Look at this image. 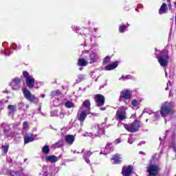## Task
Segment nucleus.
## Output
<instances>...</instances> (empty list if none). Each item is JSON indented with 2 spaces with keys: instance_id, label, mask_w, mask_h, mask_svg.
I'll return each instance as SVG.
<instances>
[{
  "instance_id": "f257e3e1",
  "label": "nucleus",
  "mask_w": 176,
  "mask_h": 176,
  "mask_svg": "<svg viewBox=\"0 0 176 176\" xmlns=\"http://www.w3.org/2000/svg\"><path fill=\"white\" fill-rule=\"evenodd\" d=\"M155 54L159 64L161 67L164 68L165 76L167 78V76H168L167 74V65H168V60L170 58L168 56V51L167 50L159 51L155 49Z\"/></svg>"
},
{
  "instance_id": "f03ea898",
  "label": "nucleus",
  "mask_w": 176,
  "mask_h": 176,
  "mask_svg": "<svg viewBox=\"0 0 176 176\" xmlns=\"http://www.w3.org/2000/svg\"><path fill=\"white\" fill-rule=\"evenodd\" d=\"M173 113H174L173 103L170 102H164L162 103L160 109V115L162 118H166L168 115H173Z\"/></svg>"
},
{
  "instance_id": "7ed1b4c3",
  "label": "nucleus",
  "mask_w": 176,
  "mask_h": 176,
  "mask_svg": "<svg viewBox=\"0 0 176 176\" xmlns=\"http://www.w3.org/2000/svg\"><path fill=\"white\" fill-rule=\"evenodd\" d=\"M124 127L129 133H137L141 126H140V121L136 120L131 124H124Z\"/></svg>"
},
{
  "instance_id": "20e7f679",
  "label": "nucleus",
  "mask_w": 176,
  "mask_h": 176,
  "mask_svg": "<svg viewBox=\"0 0 176 176\" xmlns=\"http://www.w3.org/2000/svg\"><path fill=\"white\" fill-rule=\"evenodd\" d=\"M175 130H176V126H172L170 129L166 131L165 136L167 137V135H170L172 138V143L169 145L170 148H172L173 151L175 152L176 148H175Z\"/></svg>"
},
{
  "instance_id": "39448f33",
  "label": "nucleus",
  "mask_w": 176,
  "mask_h": 176,
  "mask_svg": "<svg viewBox=\"0 0 176 176\" xmlns=\"http://www.w3.org/2000/svg\"><path fill=\"white\" fill-rule=\"evenodd\" d=\"M131 97H133V92L130 90L125 89L120 92V100L125 104H129L131 101Z\"/></svg>"
},
{
  "instance_id": "423d86ee",
  "label": "nucleus",
  "mask_w": 176,
  "mask_h": 176,
  "mask_svg": "<svg viewBox=\"0 0 176 176\" xmlns=\"http://www.w3.org/2000/svg\"><path fill=\"white\" fill-rule=\"evenodd\" d=\"M126 109L127 107L124 106H122L117 109L116 119L118 120V122H122L125 119H127V116L126 115Z\"/></svg>"
},
{
  "instance_id": "0eeeda50",
  "label": "nucleus",
  "mask_w": 176,
  "mask_h": 176,
  "mask_svg": "<svg viewBox=\"0 0 176 176\" xmlns=\"http://www.w3.org/2000/svg\"><path fill=\"white\" fill-rule=\"evenodd\" d=\"M22 91L24 97L30 102H34V104H38V102H39V99L35 97V95L32 94L31 91H30L27 88H23Z\"/></svg>"
},
{
  "instance_id": "6e6552de",
  "label": "nucleus",
  "mask_w": 176,
  "mask_h": 176,
  "mask_svg": "<svg viewBox=\"0 0 176 176\" xmlns=\"http://www.w3.org/2000/svg\"><path fill=\"white\" fill-rule=\"evenodd\" d=\"M146 171L148 173V176H157L159 171H160V168L159 165H155L154 164L151 163L146 167Z\"/></svg>"
},
{
  "instance_id": "1a4fd4ad",
  "label": "nucleus",
  "mask_w": 176,
  "mask_h": 176,
  "mask_svg": "<svg viewBox=\"0 0 176 176\" xmlns=\"http://www.w3.org/2000/svg\"><path fill=\"white\" fill-rule=\"evenodd\" d=\"M23 78H25L26 85L30 89H32L34 85H35V78H34V76L30 75L27 71L23 72Z\"/></svg>"
},
{
  "instance_id": "9d476101",
  "label": "nucleus",
  "mask_w": 176,
  "mask_h": 176,
  "mask_svg": "<svg viewBox=\"0 0 176 176\" xmlns=\"http://www.w3.org/2000/svg\"><path fill=\"white\" fill-rule=\"evenodd\" d=\"M87 115H90V111L83 110V109H79L78 111V119L80 122V126H83V122L87 118Z\"/></svg>"
},
{
  "instance_id": "9b49d317",
  "label": "nucleus",
  "mask_w": 176,
  "mask_h": 176,
  "mask_svg": "<svg viewBox=\"0 0 176 176\" xmlns=\"http://www.w3.org/2000/svg\"><path fill=\"white\" fill-rule=\"evenodd\" d=\"M10 86L12 90H20L21 87V78H13L10 82Z\"/></svg>"
},
{
  "instance_id": "f8f14e48",
  "label": "nucleus",
  "mask_w": 176,
  "mask_h": 176,
  "mask_svg": "<svg viewBox=\"0 0 176 176\" xmlns=\"http://www.w3.org/2000/svg\"><path fill=\"white\" fill-rule=\"evenodd\" d=\"M21 49V45L16 43H12L9 50L4 49L3 51H1L2 54H4V56H10V53L13 52V50H20Z\"/></svg>"
},
{
  "instance_id": "ddd939ff",
  "label": "nucleus",
  "mask_w": 176,
  "mask_h": 176,
  "mask_svg": "<svg viewBox=\"0 0 176 176\" xmlns=\"http://www.w3.org/2000/svg\"><path fill=\"white\" fill-rule=\"evenodd\" d=\"M100 58V55L96 52H91L89 54V57L87 56V60L89 64H93L94 63H96L98 61Z\"/></svg>"
},
{
  "instance_id": "4468645a",
  "label": "nucleus",
  "mask_w": 176,
  "mask_h": 176,
  "mask_svg": "<svg viewBox=\"0 0 176 176\" xmlns=\"http://www.w3.org/2000/svg\"><path fill=\"white\" fill-rule=\"evenodd\" d=\"M97 107H102L105 104V98L101 94H96L94 97Z\"/></svg>"
},
{
  "instance_id": "2eb2a0df",
  "label": "nucleus",
  "mask_w": 176,
  "mask_h": 176,
  "mask_svg": "<svg viewBox=\"0 0 176 176\" xmlns=\"http://www.w3.org/2000/svg\"><path fill=\"white\" fill-rule=\"evenodd\" d=\"M105 126V123H102L100 125L97 124L95 126V129H96L97 132L95 133V135L96 137H100V135H103V134H105V129H104V127Z\"/></svg>"
},
{
  "instance_id": "dca6fc26",
  "label": "nucleus",
  "mask_w": 176,
  "mask_h": 176,
  "mask_svg": "<svg viewBox=\"0 0 176 176\" xmlns=\"http://www.w3.org/2000/svg\"><path fill=\"white\" fill-rule=\"evenodd\" d=\"M35 138H36V135L25 133L24 135V144H30V142H32Z\"/></svg>"
},
{
  "instance_id": "f3484780",
  "label": "nucleus",
  "mask_w": 176,
  "mask_h": 176,
  "mask_svg": "<svg viewBox=\"0 0 176 176\" xmlns=\"http://www.w3.org/2000/svg\"><path fill=\"white\" fill-rule=\"evenodd\" d=\"M82 58H80L78 60L77 65L78 67H87V64H89V60L87 59V56L82 55Z\"/></svg>"
},
{
  "instance_id": "a211bd4d",
  "label": "nucleus",
  "mask_w": 176,
  "mask_h": 176,
  "mask_svg": "<svg viewBox=\"0 0 176 176\" xmlns=\"http://www.w3.org/2000/svg\"><path fill=\"white\" fill-rule=\"evenodd\" d=\"M133 173V166H124L122 170V174L123 176H130Z\"/></svg>"
},
{
  "instance_id": "6ab92c4d",
  "label": "nucleus",
  "mask_w": 176,
  "mask_h": 176,
  "mask_svg": "<svg viewBox=\"0 0 176 176\" xmlns=\"http://www.w3.org/2000/svg\"><path fill=\"white\" fill-rule=\"evenodd\" d=\"M111 152H113V145L112 143H108L102 153V151L100 152L101 154L102 155H108V153H111Z\"/></svg>"
},
{
  "instance_id": "aec40b11",
  "label": "nucleus",
  "mask_w": 176,
  "mask_h": 176,
  "mask_svg": "<svg viewBox=\"0 0 176 176\" xmlns=\"http://www.w3.org/2000/svg\"><path fill=\"white\" fill-rule=\"evenodd\" d=\"M81 153H84L82 159L85 160L86 163L87 164H90V156H91V151H85V150H82Z\"/></svg>"
},
{
  "instance_id": "412c9836",
  "label": "nucleus",
  "mask_w": 176,
  "mask_h": 176,
  "mask_svg": "<svg viewBox=\"0 0 176 176\" xmlns=\"http://www.w3.org/2000/svg\"><path fill=\"white\" fill-rule=\"evenodd\" d=\"M90 100H86L82 102V106L80 107V109H82L83 111H87L90 112Z\"/></svg>"
},
{
  "instance_id": "4be33fe9",
  "label": "nucleus",
  "mask_w": 176,
  "mask_h": 176,
  "mask_svg": "<svg viewBox=\"0 0 176 176\" xmlns=\"http://www.w3.org/2000/svg\"><path fill=\"white\" fill-rule=\"evenodd\" d=\"M74 141H75V136L72 135H67L65 137V142L69 145H72V144H74Z\"/></svg>"
},
{
  "instance_id": "5701e85b",
  "label": "nucleus",
  "mask_w": 176,
  "mask_h": 176,
  "mask_svg": "<svg viewBox=\"0 0 176 176\" xmlns=\"http://www.w3.org/2000/svg\"><path fill=\"white\" fill-rule=\"evenodd\" d=\"M45 162L56 163V162H58V158L56 155H48L45 157Z\"/></svg>"
},
{
  "instance_id": "b1692460",
  "label": "nucleus",
  "mask_w": 176,
  "mask_h": 176,
  "mask_svg": "<svg viewBox=\"0 0 176 176\" xmlns=\"http://www.w3.org/2000/svg\"><path fill=\"white\" fill-rule=\"evenodd\" d=\"M168 10V8H167V4L166 3H164L160 10H159V14H166Z\"/></svg>"
},
{
  "instance_id": "393cba45",
  "label": "nucleus",
  "mask_w": 176,
  "mask_h": 176,
  "mask_svg": "<svg viewBox=\"0 0 176 176\" xmlns=\"http://www.w3.org/2000/svg\"><path fill=\"white\" fill-rule=\"evenodd\" d=\"M118 67V62H113L111 65H107L104 67V69L106 71H112L113 69H115Z\"/></svg>"
},
{
  "instance_id": "a878e982",
  "label": "nucleus",
  "mask_w": 176,
  "mask_h": 176,
  "mask_svg": "<svg viewBox=\"0 0 176 176\" xmlns=\"http://www.w3.org/2000/svg\"><path fill=\"white\" fill-rule=\"evenodd\" d=\"M120 156L121 155L120 154H116L113 157V160H114L115 164H119L120 163V162H122V157H120Z\"/></svg>"
},
{
  "instance_id": "bb28decb",
  "label": "nucleus",
  "mask_w": 176,
  "mask_h": 176,
  "mask_svg": "<svg viewBox=\"0 0 176 176\" xmlns=\"http://www.w3.org/2000/svg\"><path fill=\"white\" fill-rule=\"evenodd\" d=\"M51 96L53 98H56L57 100H58V96L63 95L61 94V91H60V90H56L52 92Z\"/></svg>"
},
{
  "instance_id": "cd10ccee",
  "label": "nucleus",
  "mask_w": 176,
  "mask_h": 176,
  "mask_svg": "<svg viewBox=\"0 0 176 176\" xmlns=\"http://www.w3.org/2000/svg\"><path fill=\"white\" fill-rule=\"evenodd\" d=\"M129 23L125 25L124 23H122V25H120L119 27V32L123 34V32H126L127 31V28H129Z\"/></svg>"
},
{
  "instance_id": "c85d7f7f",
  "label": "nucleus",
  "mask_w": 176,
  "mask_h": 176,
  "mask_svg": "<svg viewBox=\"0 0 176 176\" xmlns=\"http://www.w3.org/2000/svg\"><path fill=\"white\" fill-rule=\"evenodd\" d=\"M22 174H23V169H21L19 171L11 170L10 172V176H21Z\"/></svg>"
},
{
  "instance_id": "c756f323",
  "label": "nucleus",
  "mask_w": 176,
  "mask_h": 176,
  "mask_svg": "<svg viewBox=\"0 0 176 176\" xmlns=\"http://www.w3.org/2000/svg\"><path fill=\"white\" fill-rule=\"evenodd\" d=\"M18 107L19 109H22V111H26V109H28V104H25L24 102H21L19 104Z\"/></svg>"
},
{
  "instance_id": "7c9ffc66",
  "label": "nucleus",
  "mask_w": 176,
  "mask_h": 176,
  "mask_svg": "<svg viewBox=\"0 0 176 176\" xmlns=\"http://www.w3.org/2000/svg\"><path fill=\"white\" fill-rule=\"evenodd\" d=\"M159 159H160V156L158 153H155L153 155L151 163L153 164L155 162H159Z\"/></svg>"
},
{
  "instance_id": "2f4dec72",
  "label": "nucleus",
  "mask_w": 176,
  "mask_h": 176,
  "mask_svg": "<svg viewBox=\"0 0 176 176\" xmlns=\"http://www.w3.org/2000/svg\"><path fill=\"white\" fill-rule=\"evenodd\" d=\"M8 109H9V115H13L14 112H16V106L10 104L8 106Z\"/></svg>"
},
{
  "instance_id": "473e14b6",
  "label": "nucleus",
  "mask_w": 176,
  "mask_h": 176,
  "mask_svg": "<svg viewBox=\"0 0 176 176\" xmlns=\"http://www.w3.org/2000/svg\"><path fill=\"white\" fill-rule=\"evenodd\" d=\"M1 150L3 155H6V153H8V151H9V145L8 144L3 145L1 146Z\"/></svg>"
},
{
  "instance_id": "72a5a7b5",
  "label": "nucleus",
  "mask_w": 176,
  "mask_h": 176,
  "mask_svg": "<svg viewBox=\"0 0 176 176\" xmlns=\"http://www.w3.org/2000/svg\"><path fill=\"white\" fill-rule=\"evenodd\" d=\"M65 107H66V108H74L75 104H74L72 102L67 100L65 102Z\"/></svg>"
},
{
  "instance_id": "f704fd0d",
  "label": "nucleus",
  "mask_w": 176,
  "mask_h": 176,
  "mask_svg": "<svg viewBox=\"0 0 176 176\" xmlns=\"http://www.w3.org/2000/svg\"><path fill=\"white\" fill-rule=\"evenodd\" d=\"M64 145V140H59L55 144H54V148H61Z\"/></svg>"
},
{
  "instance_id": "c9c22d12",
  "label": "nucleus",
  "mask_w": 176,
  "mask_h": 176,
  "mask_svg": "<svg viewBox=\"0 0 176 176\" xmlns=\"http://www.w3.org/2000/svg\"><path fill=\"white\" fill-rule=\"evenodd\" d=\"M43 153H45V155H47L50 152V148H49V146L45 145L42 148Z\"/></svg>"
},
{
  "instance_id": "e433bc0d",
  "label": "nucleus",
  "mask_w": 176,
  "mask_h": 176,
  "mask_svg": "<svg viewBox=\"0 0 176 176\" xmlns=\"http://www.w3.org/2000/svg\"><path fill=\"white\" fill-rule=\"evenodd\" d=\"M129 79H133V76L131 75L122 76V77L120 78L119 80H127Z\"/></svg>"
},
{
  "instance_id": "4c0bfd02",
  "label": "nucleus",
  "mask_w": 176,
  "mask_h": 176,
  "mask_svg": "<svg viewBox=\"0 0 176 176\" xmlns=\"http://www.w3.org/2000/svg\"><path fill=\"white\" fill-rule=\"evenodd\" d=\"M140 103L141 101L137 99H133L131 101V104L133 105V107H138V105H140Z\"/></svg>"
},
{
  "instance_id": "58836bf2",
  "label": "nucleus",
  "mask_w": 176,
  "mask_h": 176,
  "mask_svg": "<svg viewBox=\"0 0 176 176\" xmlns=\"http://www.w3.org/2000/svg\"><path fill=\"white\" fill-rule=\"evenodd\" d=\"M82 80H85V75L84 74H79L78 76V78L76 79V83H80Z\"/></svg>"
},
{
  "instance_id": "ea45409f",
  "label": "nucleus",
  "mask_w": 176,
  "mask_h": 176,
  "mask_svg": "<svg viewBox=\"0 0 176 176\" xmlns=\"http://www.w3.org/2000/svg\"><path fill=\"white\" fill-rule=\"evenodd\" d=\"M34 85L35 89H39V87H41V86H43V82L42 81H36Z\"/></svg>"
},
{
  "instance_id": "a19ab883",
  "label": "nucleus",
  "mask_w": 176,
  "mask_h": 176,
  "mask_svg": "<svg viewBox=\"0 0 176 176\" xmlns=\"http://www.w3.org/2000/svg\"><path fill=\"white\" fill-rule=\"evenodd\" d=\"M109 61H111V58L110 56H106L104 59L103 60V64L104 65H107L109 64Z\"/></svg>"
},
{
  "instance_id": "79ce46f5",
  "label": "nucleus",
  "mask_w": 176,
  "mask_h": 176,
  "mask_svg": "<svg viewBox=\"0 0 176 176\" xmlns=\"http://www.w3.org/2000/svg\"><path fill=\"white\" fill-rule=\"evenodd\" d=\"M143 113H148V115H152L153 113V111H152V110L149 109H144Z\"/></svg>"
},
{
  "instance_id": "37998d69",
  "label": "nucleus",
  "mask_w": 176,
  "mask_h": 176,
  "mask_svg": "<svg viewBox=\"0 0 176 176\" xmlns=\"http://www.w3.org/2000/svg\"><path fill=\"white\" fill-rule=\"evenodd\" d=\"M72 29L73 31H75L76 32H78V31H79L80 30L79 27L75 25L72 26Z\"/></svg>"
},
{
  "instance_id": "c03bdc74",
  "label": "nucleus",
  "mask_w": 176,
  "mask_h": 176,
  "mask_svg": "<svg viewBox=\"0 0 176 176\" xmlns=\"http://www.w3.org/2000/svg\"><path fill=\"white\" fill-rule=\"evenodd\" d=\"M28 122L27 121L23 122V129H28Z\"/></svg>"
},
{
  "instance_id": "a18cd8bd",
  "label": "nucleus",
  "mask_w": 176,
  "mask_h": 176,
  "mask_svg": "<svg viewBox=\"0 0 176 176\" xmlns=\"http://www.w3.org/2000/svg\"><path fill=\"white\" fill-rule=\"evenodd\" d=\"M85 137H91L92 138H94V135H93L91 133H86Z\"/></svg>"
},
{
  "instance_id": "49530a36",
  "label": "nucleus",
  "mask_w": 176,
  "mask_h": 176,
  "mask_svg": "<svg viewBox=\"0 0 176 176\" xmlns=\"http://www.w3.org/2000/svg\"><path fill=\"white\" fill-rule=\"evenodd\" d=\"M134 140H133V136L130 135L129 139H128V142L129 144H133Z\"/></svg>"
},
{
  "instance_id": "de8ad7c7",
  "label": "nucleus",
  "mask_w": 176,
  "mask_h": 176,
  "mask_svg": "<svg viewBox=\"0 0 176 176\" xmlns=\"http://www.w3.org/2000/svg\"><path fill=\"white\" fill-rule=\"evenodd\" d=\"M154 116H155V119H157L159 118V116H160V112H159V111L155 112Z\"/></svg>"
},
{
  "instance_id": "09e8293b",
  "label": "nucleus",
  "mask_w": 176,
  "mask_h": 176,
  "mask_svg": "<svg viewBox=\"0 0 176 176\" xmlns=\"http://www.w3.org/2000/svg\"><path fill=\"white\" fill-rule=\"evenodd\" d=\"M59 118H60V119H63V118H64V112L60 111V113H59Z\"/></svg>"
},
{
  "instance_id": "8fccbe9b",
  "label": "nucleus",
  "mask_w": 176,
  "mask_h": 176,
  "mask_svg": "<svg viewBox=\"0 0 176 176\" xmlns=\"http://www.w3.org/2000/svg\"><path fill=\"white\" fill-rule=\"evenodd\" d=\"M121 142V140L120 139H116L115 141H114V144H120Z\"/></svg>"
},
{
  "instance_id": "3c124183",
  "label": "nucleus",
  "mask_w": 176,
  "mask_h": 176,
  "mask_svg": "<svg viewBox=\"0 0 176 176\" xmlns=\"http://www.w3.org/2000/svg\"><path fill=\"white\" fill-rule=\"evenodd\" d=\"M171 82L170 81H168L167 84H166V87L165 88V90H168V85H170Z\"/></svg>"
},
{
  "instance_id": "603ef678",
  "label": "nucleus",
  "mask_w": 176,
  "mask_h": 176,
  "mask_svg": "<svg viewBox=\"0 0 176 176\" xmlns=\"http://www.w3.org/2000/svg\"><path fill=\"white\" fill-rule=\"evenodd\" d=\"M139 153H140V155H145V153H144L142 151H140Z\"/></svg>"
},
{
  "instance_id": "864d4df0",
  "label": "nucleus",
  "mask_w": 176,
  "mask_h": 176,
  "mask_svg": "<svg viewBox=\"0 0 176 176\" xmlns=\"http://www.w3.org/2000/svg\"><path fill=\"white\" fill-rule=\"evenodd\" d=\"M41 98H45V94H41Z\"/></svg>"
},
{
  "instance_id": "5fc2aeb1",
  "label": "nucleus",
  "mask_w": 176,
  "mask_h": 176,
  "mask_svg": "<svg viewBox=\"0 0 176 176\" xmlns=\"http://www.w3.org/2000/svg\"><path fill=\"white\" fill-rule=\"evenodd\" d=\"M142 144H145V142H140V143H139V145H142Z\"/></svg>"
},
{
  "instance_id": "6e6d98bb",
  "label": "nucleus",
  "mask_w": 176,
  "mask_h": 176,
  "mask_svg": "<svg viewBox=\"0 0 176 176\" xmlns=\"http://www.w3.org/2000/svg\"><path fill=\"white\" fill-rule=\"evenodd\" d=\"M3 93H6V94H8V93H9V91L6 90V91H3Z\"/></svg>"
},
{
  "instance_id": "4d7b16f0",
  "label": "nucleus",
  "mask_w": 176,
  "mask_h": 176,
  "mask_svg": "<svg viewBox=\"0 0 176 176\" xmlns=\"http://www.w3.org/2000/svg\"><path fill=\"white\" fill-rule=\"evenodd\" d=\"M89 40H90V42H92V41H93V37H92V36H90Z\"/></svg>"
},
{
  "instance_id": "13d9d810",
  "label": "nucleus",
  "mask_w": 176,
  "mask_h": 176,
  "mask_svg": "<svg viewBox=\"0 0 176 176\" xmlns=\"http://www.w3.org/2000/svg\"><path fill=\"white\" fill-rule=\"evenodd\" d=\"M168 2V6H170L171 5V3H170V0H166Z\"/></svg>"
},
{
  "instance_id": "bf43d9fd",
  "label": "nucleus",
  "mask_w": 176,
  "mask_h": 176,
  "mask_svg": "<svg viewBox=\"0 0 176 176\" xmlns=\"http://www.w3.org/2000/svg\"><path fill=\"white\" fill-rule=\"evenodd\" d=\"M73 153H80V152H76V151H73Z\"/></svg>"
},
{
  "instance_id": "052dcab7",
  "label": "nucleus",
  "mask_w": 176,
  "mask_h": 176,
  "mask_svg": "<svg viewBox=\"0 0 176 176\" xmlns=\"http://www.w3.org/2000/svg\"><path fill=\"white\" fill-rule=\"evenodd\" d=\"M101 111H105V108H100Z\"/></svg>"
},
{
  "instance_id": "680f3d73",
  "label": "nucleus",
  "mask_w": 176,
  "mask_h": 176,
  "mask_svg": "<svg viewBox=\"0 0 176 176\" xmlns=\"http://www.w3.org/2000/svg\"><path fill=\"white\" fill-rule=\"evenodd\" d=\"M43 176H47V173H44Z\"/></svg>"
},
{
  "instance_id": "e2e57ef3",
  "label": "nucleus",
  "mask_w": 176,
  "mask_h": 176,
  "mask_svg": "<svg viewBox=\"0 0 176 176\" xmlns=\"http://www.w3.org/2000/svg\"><path fill=\"white\" fill-rule=\"evenodd\" d=\"M82 69H83V67H80V68H79V70H80V71H82Z\"/></svg>"
},
{
  "instance_id": "0e129e2a",
  "label": "nucleus",
  "mask_w": 176,
  "mask_h": 176,
  "mask_svg": "<svg viewBox=\"0 0 176 176\" xmlns=\"http://www.w3.org/2000/svg\"><path fill=\"white\" fill-rule=\"evenodd\" d=\"M94 31H95V32H96L97 31V29H94Z\"/></svg>"
},
{
  "instance_id": "69168bd1",
  "label": "nucleus",
  "mask_w": 176,
  "mask_h": 176,
  "mask_svg": "<svg viewBox=\"0 0 176 176\" xmlns=\"http://www.w3.org/2000/svg\"><path fill=\"white\" fill-rule=\"evenodd\" d=\"M27 160V159L24 160V162H25Z\"/></svg>"
},
{
  "instance_id": "338daca9",
  "label": "nucleus",
  "mask_w": 176,
  "mask_h": 176,
  "mask_svg": "<svg viewBox=\"0 0 176 176\" xmlns=\"http://www.w3.org/2000/svg\"><path fill=\"white\" fill-rule=\"evenodd\" d=\"M88 24H90V21L88 22Z\"/></svg>"
},
{
  "instance_id": "774afa93",
  "label": "nucleus",
  "mask_w": 176,
  "mask_h": 176,
  "mask_svg": "<svg viewBox=\"0 0 176 176\" xmlns=\"http://www.w3.org/2000/svg\"><path fill=\"white\" fill-rule=\"evenodd\" d=\"M160 140H162V138H160Z\"/></svg>"
}]
</instances>
